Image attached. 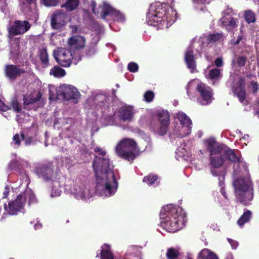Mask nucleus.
Wrapping results in <instances>:
<instances>
[{"label": "nucleus", "instance_id": "1", "mask_svg": "<svg viewBox=\"0 0 259 259\" xmlns=\"http://www.w3.org/2000/svg\"><path fill=\"white\" fill-rule=\"evenodd\" d=\"M93 167L96 178V189H102L106 196H111L117 191L118 182L110 159L96 155Z\"/></svg>", "mask_w": 259, "mask_h": 259}, {"label": "nucleus", "instance_id": "2", "mask_svg": "<svg viewBox=\"0 0 259 259\" xmlns=\"http://www.w3.org/2000/svg\"><path fill=\"white\" fill-rule=\"evenodd\" d=\"M161 219L168 232H175L185 226L187 219L186 214L182 208L172 204L164 206L160 213Z\"/></svg>", "mask_w": 259, "mask_h": 259}, {"label": "nucleus", "instance_id": "3", "mask_svg": "<svg viewBox=\"0 0 259 259\" xmlns=\"http://www.w3.org/2000/svg\"><path fill=\"white\" fill-rule=\"evenodd\" d=\"M236 201L248 205L253 198V184L248 179H237L233 182Z\"/></svg>", "mask_w": 259, "mask_h": 259}, {"label": "nucleus", "instance_id": "4", "mask_svg": "<svg viewBox=\"0 0 259 259\" xmlns=\"http://www.w3.org/2000/svg\"><path fill=\"white\" fill-rule=\"evenodd\" d=\"M115 151L117 155L127 161H133L140 154L136 142L129 138L121 140L116 145Z\"/></svg>", "mask_w": 259, "mask_h": 259}, {"label": "nucleus", "instance_id": "5", "mask_svg": "<svg viewBox=\"0 0 259 259\" xmlns=\"http://www.w3.org/2000/svg\"><path fill=\"white\" fill-rule=\"evenodd\" d=\"M207 150L209 152V164L213 168L221 167L225 162V157L222 153H217V147L220 146V143L213 138L204 140Z\"/></svg>", "mask_w": 259, "mask_h": 259}, {"label": "nucleus", "instance_id": "6", "mask_svg": "<svg viewBox=\"0 0 259 259\" xmlns=\"http://www.w3.org/2000/svg\"><path fill=\"white\" fill-rule=\"evenodd\" d=\"M146 21L148 24L153 26L161 28L167 25L166 11L161 6H157L154 8L151 7L147 14Z\"/></svg>", "mask_w": 259, "mask_h": 259}, {"label": "nucleus", "instance_id": "7", "mask_svg": "<svg viewBox=\"0 0 259 259\" xmlns=\"http://www.w3.org/2000/svg\"><path fill=\"white\" fill-rule=\"evenodd\" d=\"M60 95L64 100L71 101L75 104L78 102L80 94L77 89L71 85H63L60 87Z\"/></svg>", "mask_w": 259, "mask_h": 259}, {"label": "nucleus", "instance_id": "8", "mask_svg": "<svg viewBox=\"0 0 259 259\" xmlns=\"http://www.w3.org/2000/svg\"><path fill=\"white\" fill-rule=\"evenodd\" d=\"M25 202V196L20 194L15 200L9 201L8 205L5 204V209L9 214L15 215L23 209Z\"/></svg>", "mask_w": 259, "mask_h": 259}, {"label": "nucleus", "instance_id": "9", "mask_svg": "<svg viewBox=\"0 0 259 259\" xmlns=\"http://www.w3.org/2000/svg\"><path fill=\"white\" fill-rule=\"evenodd\" d=\"M54 57L56 62L61 66L68 67L72 63V53L67 49H59L57 52H54Z\"/></svg>", "mask_w": 259, "mask_h": 259}, {"label": "nucleus", "instance_id": "10", "mask_svg": "<svg viewBox=\"0 0 259 259\" xmlns=\"http://www.w3.org/2000/svg\"><path fill=\"white\" fill-rule=\"evenodd\" d=\"M108 16H110L114 20L122 22L124 20V15L119 11L114 9L107 3L103 4L101 17L105 20Z\"/></svg>", "mask_w": 259, "mask_h": 259}, {"label": "nucleus", "instance_id": "11", "mask_svg": "<svg viewBox=\"0 0 259 259\" xmlns=\"http://www.w3.org/2000/svg\"><path fill=\"white\" fill-rule=\"evenodd\" d=\"M157 117L160 123L157 133L159 136H164L166 134L170 124L169 114L167 111L162 110L157 113Z\"/></svg>", "mask_w": 259, "mask_h": 259}, {"label": "nucleus", "instance_id": "12", "mask_svg": "<svg viewBox=\"0 0 259 259\" xmlns=\"http://www.w3.org/2000/svg\"><path fill=\"white\" fill-rule=\"evenodd\" d=\"M220 146L217 147V153H222L225 157V161L228 160L234 163L240 162V156H238L234 151L224 144L220 143Z\"/></svg>", "mask_w": 259, "mask_h": 259}, {"label": "nucleus", "instance_id": "13", "mask_svg": "<svg viewBox=\"0 0 259 259\" xmlns=\"http://www.w3.org/2000/svg\"><path fill=\"white\" fill-rule=\"evenodd\" d=\"M31 27V25L28 21L15 20L9 28V33L13 36L24 34Z\"/></svg>", "mask_w": 259, "mask_h": 259}, {"label": "nucleus", "instance_id": "14", "mask_svg": "<svg viewBox=\"0 0 259 259\" xmlns=\"http://www.w3.org/2000/svg\"><path fill=\"white\" fill-rule=\"evenodd\" d=\"M244 85L245 78L241 77L239 78L236 84H234L231 86V89L234 95L238 97L241 103H243L246 97Z\"/></svg>", "mask_w": 259, "mask_h": 259}, {"label": "nucleus", "instance_id": "15", "mask_svg": "<svg viewBox=\"0 0 259 259\" xmlns=\"http://www.w3.org/2000/svg\"><path fill=\"white\" fill-rule=\"evenodd\" d=\"M26 72L24 69L19 65L8 64L5 66V74L6 76L11 80H15L18 77Z\"/></svg>", "mask_w": 259, "mask_h": 259}, {"label": "nucleus", "instance_id": "16", "mask_svg": "<svg viewBox=\"0 0 259 259\" xmlns=\"http://www.w3.org/2000/svg\"><path fill=\"white\" fill-rule=\"evenodd\" d=\"M35 172L38 176L42 178L45 181H48L51 180L54 174L52 163H48L37 167L35 169Z\"/></svg>", "mask_w": 259, "mask_h": 259}, {"label": "nucleus", "instance_id": "17", "mask_svg": "<svg viewBox=\"0 0 259 259\" xmlns=\"http://www.w3.org/2000/svg\"><path fill=\"white\" fill-rule=\"evenodd\" d=\"M66 15L62 12H58L52 14L51 20V25L53 29L61 30L66 25Z\"/></svg>", "mask_w": 259, "mask_h": 259}, {"label": "nucleus", "instance_id": "18", "mask_svg": "<svg viewBox=\"0 0 259 259\" xmlns=\"http://www.w3.org/2000/svg\"><path fill=\"white\" fill-rule=\"evenodd\" d=\"M135 113L134 108L132 106H123L118 109L119 119L124 122L132 121Z\"/></svg>", "mask_w": 259, "mask_h": 259}, {"label": "nucleus", "instance_id": "19", "mask_svg": "<svg viewBox=\"0 0 259 259\" xmlns=\"http://www.w3.org/2000/svg\"><path fill=\"white\" fill-rule=\"evenodd\" d=\"M184 60L187 65V67L193 73L196 69V62L194 55V51L190 48H189L185 52Z\"/></svg>", "mask_w": 259, "mask_h": 259}, {"label": "nucleus", "instance_id": "20", "mask_svg": "<svg viewBox=\"0 0 259 259\" xmlns=\"http://www.w3.org/2000/svg\"><path fill=\"white\" fill-rule=\"evenodd\" d=\"M85 38L80 35H74L68 38L67 44L71 48L80 49L84 47Z\"/></svg>", "mask_w": 259, "mask_h": 259}, {"label": "nucleus", "instance_id": "21", "mask_svg": "<svg viewBox=\"0 0 259 259\" xmlns=\"http://www.w3.org/2000/svg\"><path fill=\"white\" fill-rule=\"evenodd\" d=\"M238 20L229 15L224 16L222 18V23L228 32H232L233 29L237 26Z\"/></svg>", "mask_w": 259, "mask_h": 259}, {"label": "nucleus", "instance_id": "22", "mask_svg": "<svg viewBox=\"0 0 259 259\" xmlns=\"http://www.w3.org/2000/svg\"><path fill=\"white\" fill-rule=\"evenodd\" d=\"M197 90L203 100L208 103V101H209L212 97L211 89L208 87H206L204 84L201 83L197 85Z\"/></svg>", "mask_w": 259, "mask_h": 259}, {"label": "nucleus", "instance_id": "23", "mask_svg": "<svg viewBox=\"0 0 259 259\" xmlns=\"http://www.w3.org/2000/svg\"><path fill=\"white\" fill-rule=\"evenodd\" d=\"M42 95L40 92H38L36 95L32 93L27 97H24L23 101L24 105H29L32 104L36 102L40 101Z\"/></svg>", "mask_w": 259, "mask_h": 259}, {"label": "nucleus", "instance_id": "24", "mask_svg": "<svg viewBox=\"0 0 259 259\" xmlns=\"http://www.w3.org/2000/svg\"><path fill=\"white\" fill-rule=\"evenodd\" d=\"M177 118L183 126L188 128L189 130H191L192 121L186 114L183 112H179L177 114Z\"/></svg>", "mask_w": 259, "mask_h": 259}, {"label": "nucleus", "instance_id": "25", "mask_svg": "<svg viewBox=\"0 0 259 259\" xmlns=\"http://www.w3.org/2000/svg\"><path fill=\"white\" fill-rule=\"evenodd\" d=\"M79 5V0H66L61 7L64 8L67 12H72L77 9Z\"/></svg>", "mask_w": 259, "mask_h": 259}, {"label": "nucleus", "instance_id": "26", "mask_svg": "<svg viewBox=\"0 0 259 259\" xmlns=\"http://www.w3.org/2000/svg\"><path fill=\"white\" fill-rule=\"evenodd\" d=\"M201 259H219L218 256L208 249H203L199 253Z\"/></svg>", "mask_w": 259, "mask_h": 259}, {"label": "nucleus", "instance_id": "27", "mask_svg": "<svg viewBox=\"0 0 259 259\" xmlns=\"http://www.w3.org/2000/svg\"><path fill=\"white\" fill-rule=\"evenodd\" d=\"M252 213L251 211L247 210L240 217L237 221V224L239 226H243L246 223L248 222L251 217Z\"/></svg>", "mask_w": 259, "mask_h": 259}, {"label": "nucleus", "instance_id": "28", "mask_svg": "<svg viewBox=\"0 0 259 259\" xmlns=\"http://www.w3.org/2000/svg\"><path fill=\"white\" fill-rule=\"evenodd\" d=\"M39 58L41 63L46 65L49 64V55L46 48H43L39 51Z\"/></svg>", "mask_w": 259, "mask_h": 259}, {"label": "nucleus", "instance_id": "29", "mask_svg": "<svg viewBox=\"0 0 259 259\" xmlns=\"http://www.w3.org/2000/svg\"><path fill=\"white\" fill-rule=\"evenodd\" d=\"M53 71V75L56 77H63L66 74L65 70L59 66H55L51 70V72Z\"/></svg>", "mask_w": 259, "mask_h": 259}, {"label": "nucleus", "instance_id": "30", "mask_svg": "<svg viewBox=\"0 0 259 259\" xmlns=\"http://www.w3.org/2000/svg\"><path fill=\"white\" fill-rule=\"evenodd\" d=\"M179 256L178 250L173 247L168 248L166 252L167 259H176Z\"/></svg>", "mask_w": 259, "mask_h": 259}, {"label": "nucleus", "instance_id": "31", "mask_svg": "<svg viewBox=\"0 0 259 259\" xmlns=\"http://www.w3.org/2000/svg\"><path fill=\"white\" fill-rule=\"evenodd\" d=\"M158 177L156 175L151 174L144 177L143 182L144 183H146L149 185H151L154 184L155 182L156 181Z\"/></svg>", "mask_w": 259, "mask_h": 259}, {"label": "nucleus", "instance_id": "32", "mask_svg": "<svg viewBox=\"0 0 259 259\" xmlns=\"http://www.w3.org/2000/svg\"><path fill=\"white\" fill-rule=\"evenodd\" d=\"M244 18L248 23H253L255 21V14L250 10L245 12Z\"/></svg>", "mask_w": 259, "mask_h": 259}, {"label": "nucleus", "instance_id": "33", "mask_svg": "<svg viewBox=\"0 0 259 259\" xmlns=\"http://www.w3.org/2000/svg\"><path fill=\"white\" fill-rule=\"evenodd\" d=\"M96 44L93 42L90 43L85 48V53L88 56H91L96 53Z\"/></svg>", "mask_w": 259, "mask_h": 259}, {"label": "nucleus", "instance_id": "34", "mask_svg": "<svg viewBox=\"0 0 259 259\" xmlns=\"http://www.w3.org/2000/svg\"><path fill=\"white\" fill-rule=\"evenodd\" d=\"M24 140L25 135L23 132H20V134H16L13 137V141L17 146H19L21 145V141Z\"/></svg>", "mask_w": 259, "mask_h": 259}, {"label": "nucleus", "instance_id": "35", "mask_svg": "<svg viewBox=\"0 0 259 259\" xmlns=\"http://www.w3.org/2000/svg\"><path fill=\"white\" fill-rule=\"evenodd\" d=\"M221 75V71L218 68L211 69L209 72V76L211 79H217Z\"/></svg>", "mask_w": 259, "mask_h": 259}, {"label": "nucleus", "instance_id": "36", "mask_svg": "<svg viewBox=\"0 0 259 259\" xmlns=\"http://www.w3.org/2000/svg\"><path fill=\"white\" fill-rule=\"evenodd\" d=\"M113 253L107 249H102L101 251V259H113Z\"/></svg>", "mask_w": 259, "mask_h": 259}, {"label": "nucleus", "instance_id": "37", "mask_svg": "<svg viewBox=\"0 0 259 259\" xmlns=\"http://www.w3.org/2000/svg\"><path fill=\"white\" fill-rule=\"evenodd\" d=\"M11 106L14 111L19 113L21 111L20 104L16 100H13L11 103Z\"/></svg>", "mask_w": 259, "mask_h": 259}, {"label": "nucleus", "instance_id": "38", "mask_svg": "<svg viewBox=\"0 0 259 259\" xmlns=\"http://www.w3.org/2000/svg\"><path fill=\"white\" fill-rule=\"evenodd\" d=\"M144 99L146 102H150L153 100V99L154 97V94L152 91H147L144 94Z\"/></svg>", "mask_w": 259, "mask_h": 259}, {"label": "nucleus", "instance_id": "39", "mask_svg": "<svg viewBox=\"0 0 259 259\" xmlns=\"http://www.w3.org/2000/svg\"><path fill=\"white\" fill-rule=\"evenodd\" d=\"M247 61V58L245 56H239L237 59V64L239 67H241L245 66Z\"/></svg>", "mask_w": 259, "mask_h": 259}, {"label": "nucleus", "instance_id": "40", "mask_svg": "<svg viewBox=\"0 0 259 259\" xmlns=\"http://www.w3.org/2000/svg\"><path fill=\"white\" fill-rule=\"evenodd\" d=\"M139 68L138 65L135 62H130L128 64L127 69L131 72H136Z\"/></svg>", "mask_w": 259, "mask_h": 259}, {"label": "nucleus", "instance_id": "41", "mask_svg": "<svg viewBox=\"0 0 259 259\" xmlns=\"http://www.w3.org/2000/svg\"><path fill=\"white\" fill-rule=\"evenodd\" d=\"M221 35L219 33H214L208 36V40L210 41L215 42L221 39Z\"/></svg>", "mask_w": 259, "mask_h": 259}, {"label": "nucleus", "instance_id": "42", "mask_svg": "<svg viewBox=\"0 0 259 259\" xmlns=\"http://www.w3.org/2000/svg\"><path fill=\"white\" fill-rule=\"evenodd\" d=\"M44 5L48 7L56 6L57 5L59 0H43Z\"/></svg>", "mask_w": 259, "mask_h": 259}, {"label": "nucleus", "instance_id": "43", "mask_svg": "<svg viewBox=\"0 0 259 259\" xmlns=\"http://www.w3.org/2000/svg\"><path fill=\"white\" fill-rule=\"evenodd\" d=\"M250 85L252 88V92L253 94H255L257 93L259 88L257 82L254 80L250 81Z\"/></svg>", "mask_w": 259, "mask_h": 259}, {"label": "nucleus", "instance_id": "44", "mask_svg": "<svg viewBox=\"0 0 259 259\" xmlns=\"http://www.w3.org/2000/svg\"><path fill=\"white\" fill-rule=\"evenodd\" d=\"M11 109V107L6 105L1 99H0V111H7Z\"/></svg>", "mask_w": 259, "mask_h": 259}, {"label": "nucleus", "instance_id": "45", "mask_svg": "<svg viewBox=\"0 0 259 259\" xmlns=\"http://www.w3.org/2000/svg\"><path fill=\"white\" fill-rule=\"evenodd\" d=\"M36 202V199L35 195L33 193H30L28 196V204L30 205Z\"/></svg>", "mask_w": 259, "mask_h": 259}, {"label": "nucleus", "instance_id": "46", "mask_svg": "<svg viewBox=\"0 0 259 259\" xmlns=\"http://www.w3.org/2000/svg\"><path fill=\"white\" fill-rule=\"evenodd\" d=\"M19 162L17 160L12 161L9 164V167L12 170H15L18 167Z\"/></svg>", "mask_w": 259, "mask_h": 259}, {"label": "nucleus", "instance_id": "47", "mask_svg": "<svg viewBox=\"0 0 259 259\" xmlns=\"http://www.w3.org/2000/svg\"><path fill=\"white\" fill-rule=\"evenodd\" d=\"M224 185V183H223L221 182H220V186L221 187L220 192H221V194L223 195V196L225 197V199H228V196L226 192Z\"/></svg>", "mask_w": 259, "mask_h": 259}, {"label": "nucleus", "instance_id": "48", "mask_svg": "<svg viewBox=\"0 0 259 259\" xmlns=\"http://www.w3.org/2000/svg\"><path fill=\"white\" fill-rule=\"evenodd\" d=\"M24 144L25 146H28L30 145L33 142V139L31 137H25Z\"/></svg>", "mask_w": 259, "mask_h": 259}, {"label": "nucleus", "instance_id": "49", "mask_svg": "<svg viewBox=\"0 0 259 259\" xmlns=\"http://www.w3.org/2000/svg\"><path fill=\"white\" fill-rule=\"evenodd\" d=\"M215 65L218 67H221L223 65V61L222 58H217L214 61Z\"/></svg>", "mask_w": 259, "mask_h": 259}, {"label": "nucleus", "instance_id": "50", "mask_svg": "<svg viewBox=\"0 0 259 259\" xmlns=\"http://www.w3.org/2000/svg\"><path fill=\"white\" fill-rule=\"evenodd\" d=\"M94 151L96 153H99V155H101L102 156H105L106 154V152L105 151H104L102 148L98 147L94 149Z\"/></svg>", "mask_w": 259, "mask_h": 259}, {"label": "nucleus", "instance_id": "51", "mask_svg": "<svg viewBox=\"0 0 259 259\" xmlns=\"http://www.w3.org/2000/svg\"><path fill=\"white\" fill-rule=\"evenodd\" d=\"M10 193V188L9 187L7 186L5 187V189L3 192V198H6L8 196L9 194Z\"/></svg>", "mask_w": 259, "mask_h": 259}, {"label": "nucleus", "instance_id": "52", "mask_svg": "<svg viewBox=\"0 0 259 259\" xmlns=\"http://www.w3.org/2000/svg\"><path fill=\"white\" fill-rule=\"evenodd\" d=\"M192 1L193 3L199 5H203L206 3H209L208 0H192Z\"/></svg>", "mask_w": 259, "mask_h": 259}, {"label": "nucleus", "instance_id": "53", "mask_svg": "<svg viewBox=\"0 0 259 259\" xmlns=\"http://www.w3.org/2000/svg\"><path fill=\"white\" fill-rule=\"evenodd\" d=\"M243 37L242 35H239L238 36L236 40L232 39V44L234 45H237L239 44V42L242 40Z\"/></svg>", "mask_w": 259, "mask_h": 259}, {"label": "nucleus", "instance_id": "54", "mask_svg": "<svg viewBox=\"0 0 259 259\" xmlns=\"http://www.w3.org/2000/svg\"><path fill=\"white\" fill-rule=\"evenodd\" d=\"M228 241L231 244L232 248L234 249H236L237 247V242L231 240V239H228Z\"/></svg>", "mask_w": 259, "mask_h": 259}, {"label": "nucleus", "instance_id": "55", "mask_svg": "<svg viewBox=\"0 0 259 259\" xmlns=\"http://www.w3.org/2000/svg\"><path fill=\"white\" fill-rule=\"evenodd\" d=\"M91 6H92V11L93 12L96 14V12L95 11V7L96 6V4L95 3V2H93L91 4Z\"/></svg>", "mask_w": 259, "mask_h": 259}, {"label": "nucleus", "instance_id": "56", "mask_svg": "<svg viewBox=\"0 0 259 259\" xmlns=\"http://www.w3.org/2000/svg\"><path fill=\"white\" fill-rule=\"evenodd\" d=\"M214 169L215 168H213L212 169H211V170H210L211 174L213 176H218L217 171Z\"/></svg>", "mask_w": 259, "mask_h": 259}, {"label": "nucleus", "instance_id": "57", "mask_svg": "<svg viewBox=\"0 0 259 259\" xmlns=\"http://www.w3.org/2000/svg\"><path fill=\"white\" fill-rule=\"evenodd\" d=\"M26 1L29 4H31V3H32L33 2L35 1V0H26Z\"/></svg>", "mask_w": 259, "mask_h": 259}, {"label": "nucleus", "instance_id": "58", "mask_svg": "<svg viewBox=\"0 0 259 259\" xmlns=\"http://www.w3.org/2000/svg\"><path fill=\"white\" fill-rule=\"evenodd\" d=\"M72 27L74 28V31H76L77 29V27L76 26H72Z\"/></svg>", "mask_w": 259, "mask_h": 259}, {"label": "nucleus", "instance_id": "59", "mask_svg": "<svg viewBox=\"0 0 259 259\" xmlns=\"http://www.w3.org/2000/svg\"><path fill=\"white\" fill-rule=\"evenodd\" d=\"M60 195V194H59L58 195ZM57 194H55V195L54 194L53 192H52V194H51V196L52 197H54V196H57Z\"/></svg>", "mask_w": 259, "mask_h": 259}, {"label": "nucleus", "instance_id": "60", "mask_svg": "<svg viewBox=\"0 0 259 259\" xmlns=\"http://www.w3.org/2000/svg\"><path fill=\"white\" fill-rule=\"evenodd\" d=\"M254 2L259 5V0H254Z\"/></svg>", "mask_w": 259, "mask_h": 259}, {"label": "nucleus", "instance_id": "61", "mask_svg": "<svg viewBox=\"0 0 259 259\" xmlns=\"http://www.w3.org/2000/svg\"><path fill=\"white\" fill-rule=\"evenodd\" d=\"M200 152L202 154H203V153H202V151L200 150Z\"/></svg>", "mask_w": 259, "mask_h": 259}, {"label": "nucleus", "instance_id": "62", "mask_svg": "<svg viewBox=\"0 0 259 259\" xmlns=\"http://www.w3.org/2000/svg\"><path fill=\"white\" fill-rule=\"evenodd\" d=\"M200 152L202 154H203V153H202V151L200 150Z\"/></svg>", "mask_w": 259, "mask_h": 259}, {"label": "nucleus", "instance_id": "63", "mask_svg": "<svg viewBox=\"0 0 259 259\" xmlns=\"http://www.w3.org/2000/svg\"><path fill=\"white\" fill-rule=\"evenodd\" d=\"M10 259H14V258H10Z\"/></svg>", "mask_w": 259, "mask_h": 259}]
</instances>
